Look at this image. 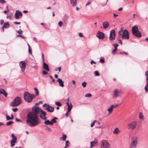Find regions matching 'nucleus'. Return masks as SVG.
Masks as SVG:
<instances>
[{
    "instance_id": "052dcab7",
    "label": "nucleus",
    "mask_w": 148,
    "mask_h": 148,
    "mask_svg": "<svg viewBox=\"0 0 148 148\" xmlns=\"http://www.w3.org/2000/svg\"><path fill=\"white\" fill-rule=\"evenodd\" d=\"M0 2L2 3H5V1L4 0H0Z\"/></svg>"
},
{
    "instance_id": "79ce46f5",
    "label": "nucleus",
    "mask_w": 148,
    "mask_h": 148,
    "mask_svg": "<svg viewBox=\"0 0 148 148\" xmlns=\"http://www.w3.org/2000/svg\"><path fill=\"white\" fill-rule=\"evenodd\" d=\"M112 45L114 46L115 48H117V47L118 46V45L117 43L113 44Z\"/></svg>"
},
{
    "instance_id": "f03ea898",
    "label": "nucleus",
    "mask_w": 148,
    "mask_h": 148,
    "mask_svg": "<svg viewBox=\"0 0 148 148\" xmlns=\"http://www.w3.org/2000/svg\"><path fill=\"white\" fill-rule=\"evenodd\" d=\"M24 97L25 101L28 102H31L32 99L35 97L34 94H31L27 92H25L24 94Z\"/></svg>"
},
{
    "instance_id": "cd10ccee",
    "label": "nucleus",
    "mask_w": 148,
    "mask_h": 148,
    "mask_svg": "<svg viewBox=\"0 0 148 148\" xmlns=\"http://www.w3.org/2000/svg\"><path fill=\"white\" fill-rule=\"evenodd\" d=\"M12 15V12L10 13V14L8 13L7 14L6 17L7 18H9L10 19Z\"/></svg>"
},
{
    "instance_id": "5fc2aeb1",
    "label": "nucleus",
    "mask_w": 148,
    "mask_h": 148,
    "mask_svg": "<svg viewBox=\"0 0 148 148\" xmlns=\"http://www.w3.org/2000/svg\"><path fill=\"white\" fill-rule=\"evenodd\" d=\"M18 110L17 108H15L12 109V110L14 112H16Z\"/></svg>"
},
{
    "instance_id": "1a4fd4ad",
    "label": "nucleus",
    "mask_w": 148,
    "mask_h": 148,
    "mask_svg": "<svg viewBox=\"0 0 148 148\" xmlns=\"http://www.w3.org/2000/svg\"><path fill=\"white\" fill-rule=\"evenodd\" d=\"M115 32L114 29H112L111 30L110 33V39L111 40H114L115 38Z\"/></svg>"
},
{
    "instance_id": "423d86ee",
    "label": "nucleus",
    "mask_w": 148,
    "mask_h": 148,
    "mask_svg": "<svg viewBox=\"0 0 148 148\" xmlns=\"http://www.w3.org/2000/svg\"><path fill=\"white\" fill-rule=\"evenodd\" d=\"M119 35L121 36L122 38L123 39L128 40L129 38V33L126 29L124 30L121 34V35Z\"/></svg>"
},
{
    "instance_id": "a18cd8bd",
    "label": "nucleus",
    "mask_w": 148,
    "mask_h": 148,
    "mask_svg": "<svg viewBox=\"0 0 148 148\" xmlns=\"http://www.w3.org/2000/svg\"><path fill=\"white\" fill-rule=\"evenodd\" d=\"M124 30H123V29H121V30L119 32V35H121L122 32H123Z\"/></svg>"
},
{
    "instance_id": "603ef678",
    "label": "nucleus",
    "mask_w": 148,
    "mask_h": 148,
    "mask_svg": "<svg viewBox=\"0 0 148 148\" xmlns=\"http://www.w3.org/2000/svg\"><path fill=\"white\" fill-rule=\"evenodd\" d=\"M49 77L52 80V82H54L55 81V79L51 75H50Z\"/></svg>"
},
{
    "instance_id": "a878e982",
    "label": "nucleus",
    "mask_w": 148,
    "mask_h": 148,
    "mask_svg": "<svg viewBox=\"0 0 148 148\" xmlns=\"http://www.w3.org/2000/svg\"><path fill=\"white\" fill-rule=\"evenodd\" d=\"M119 132L120 131L117 127H116L113 131V133L116 134H118Z\"/></svg>"
},
{
    "instance_id": "680f3d73",
    "label": "nucleus",
    "mask_w": 148,
    "mask_h": 148,
    "mask_svg": "<svg viewBox=\"0 0 148 148\" xmlns=\"http://www.w3.org/2000/svg\"><path fill=\"white\" fill-rule=\"evenodd\" d=\"M28 51H29V53L31 54L32 53V51L31 49H30V48H28Z\"/></svg>"
},
{
    "instance_id": "3c124183",
    "label": "nucleus",
    "mask_w": 148,
    "mask_h": 148,
    "mask_svg": "<svg viewBox=\"0 0 148 148\" xmlns=\"http://www.w3.org/2000/svg\"><path fill=\"white\" fill-rule=\"evenodd\" d=\"M42 72V74L44 75H46L48 74V73L45 71H43Z\"/></svg>"
},
{
    "instance_id": "aec40b11",
    "label": "nucleus",
    "mask_w": 148,
    "mask_h": 148,
    "mask_svg": "<svg viewBox=\"0 0 148 148\" xmlns=\"http://www.w3.org/2000/svg\"><path fill=\"white\" fill-rule=\"evenodd\" d=\"M114 108L113 105H111L108 109V110L109 112L108 115L111 114Z\"/></svg>"
},
{
    "instance_id": "5701e85b",
    "label": "nucleus",
    "mask_w": 148,
    "mask_h": 148,
    "mask_svg": "<svg viewBox=\"0 0 148 148\" xmlns=\"http://www.w3.org/2000/svg\"><path fill=\"white\" fill-rule=\"evenodd\" d=\"M119 91L118 90L116 89L114 90V95L115 97H117L119 96Z\"/></svg>"
},
{
    "instance_id": "2f4dec72",
    "label": "nucleus",
    "mask_w": 148,
    "mask_h": 148,
    "mask_svg": "<svg viewBox=\"0 0 148 148\" xmlns=\"http://www.w3.org/2000/svg\"><path fill=\"white\" fill-rule=\"evenodd\" d=\"M94 74L95 75V76H99L100 75L99 73L97 71H95L94 72Z\"/></svg>"
},
{
    "instance_id": "9d476101",
    "label": "nucleus",
    "mask_w": 148,
    "mask_h": 148,
    "mask_svg": "<svg viewBox=\"0 0 148 148\" xmlns=\"http://www.w3.org/2000/svg\"><path fill=\"white\" fill-rule=\"evenodd\" d=\"M19 65L21 69V70L22 72L24 71L26 65V63L25 61H22L20 62Z\"/></svg>"
},
{
    "instance_id": "de8ad7c7",
    "label": "nucleus",
    "mask_w": 148,
    "mask_h": 148,
    "mask_svg": "<svg viewBox=\"0 0 148 148\" xmlns=\"http://www.w3.org/2000/svg\"><path fill=\"white\" fill-rule=\"evenodd\" d=\"M96 121L95 120L93 122L90 124V126L92 127L94 125Z\"/></svg>"
},
{
    "instance_id": "49530a36",
    "label": "nucleus",
    "mask_w": 148,
    "mask_h": 148,
    "mask_svg": "<svg viewBox=\"0 0 148 148\" xmlns=\"http://www.w3.org/2000/svg\"><path fill=\"white\" fill-rule=\"evenodd\" d=\"M62 24H63V23H62V22L61 21H60L58 22L59 26L60 27H61L62 26Z\"/></svg>"
},
{
    "instance_id": "a19ab883",
    "label": "nucleus",
    "mask_w": 148,
    "mask_h": 148,
    "mask_svg": "<svg viewBox=\"0 0 148 148\" xmlns=\"http://www.w3.org/2000/svg\"><path fill=\"white\" fill-rule=\"evenodd\" d=\"M16 32L19 34H22L23 31L21 30V29H20L18 31H16Z\"/></svg>"
},
{
    "instance_id": "c85d7f7f",
    "label": "nucleus",
    "mask_w": 148,
    "mask_h": 148,
    "mask_svg": "<svg viewBox=\"0 0 148 148\" xmlns=\"http://www.w3.org/2000/svg\"><path fill=\"white\" fill-rule=\"evenodd\" d=\"M146 80L147 81V85L145 86V89L146 92H148V79Z\"/></svg>"
},
{
    "instance_id": "dca6fc26",
    "label": "nucleus",
    "mask_w": 148,
    "mask_h": 148,
    "mask_svg": "<svg viewBox=\"0 0 148 148\" xmlns=\"http://www.w3.org/2000/svg\"><path fill=\"white\" fill-rule=\"evenodd\" d=\"M43 68L47 71H49L48 65L45 62H44L43 63Z\"/></svg>"
},
{
    "instance_id": "a211bd4d",
    "label": "nucleus",
    "mask_w": 148,
    "mask_h": 148,
    "mask_svg": "<svg viewBox=\"0 0 148 148\" xmlns=\"http://www.w3.org/2000/svg\"><path fill=\"white\" fill-rule=\"evenodd\" d=\"M97 141H95V140L91 141L90 143V147L91 148H92L93 147L96 145V144H97Z\"/></svg>"
},
{
    "instance_id": "c03bdc74",
    "label": "nucleus",
    "mask_w": 148,
    "mask_h": 148,
    "mask_svg": "<svg viewBox=\"0 0 148 148\" xmlns=\"http://www.w3.org/2000/svg\"><path fill=\"white\" fill-rule=\"evenodd\" d=\"M55 70L56 71L58 70L59 72H60L61 71V69L60 67L56 68L55 69Z\"/></svg>"
},
{
    "instance_id": "ea45409f",
    "label": "nucleus",
    "mask_w": 148,
    "mask_h": 148,
    "mask_svg": "<svg viewBox=\"0 0 148 148\" xmlns=\"http://www.w3.org/2000/svg\"><path fill=\"white\" fill-rule=\"evenodd\" d=\"M45 129L50 132H51L52 130L50 128L48 127L47 126H46Z\"/></svg>"
},
{
    "instance_id": "473e14b6",
    "label": "nucleus",
    "mask_w": 148,
    "mask_h": 148,
    "mask_svg": "<svg viewBox=\"0 0 148 148\" xmlns=\"http://www.w3.org/2000/svg\"><path fill=\"white\" fill-rule=\"evenodd\" d=\"M49 106V105L45 103L43 105V106L45 108V110H47V108L48 107V106Z\"/></svg>"
},
{
    "instance_id": "4468645a",
    "label": "nucleus",
    "mask_w": 148,
    "mask_h": 148,
    "mask_svg": "<svg viewBox=\"0 0 148 148\" xmlns=\"http://www.w3.org/2000/svg\"><path fill=\"white\" fill-rule=\"evenodd\" d=\"M102 25L103 28L105 29L108 28L109 26V23L107 21L103 22Z\"/></svg>"
},
{
    "instance_id": "20e7f679",
    "label": "nucleus",
    "mask_w": 148,
    "mask_h": 148,
    "mask_svg": "<svg viewBox=\"0 0 148 148\" xmlns=\"http://www.w3.org/2000/svg\"><path fill=\"white\" fill-rule=\"evenodd\" d=\"M22 101L20 97H15L11 103V106L13 107L18 106L21 103Z\"/></svg>"
},
{
    "instance_id": "4be33fe9",
    "label": "nucleus",
    "mask_w": 148,
    "mask_h": 148,
    "mask_svg": "<svg viewBox=\"0 0 148 148\" xmlns=\"http://www.w3.org/2000/svg\"><path fill=\"white\" fill-rule=\"evenodd\" d=\"M1 94H3L5 97H6L7 95V93L6 92L5 90L2 89H1Z\"/></svg>"
},
{
    "instance_id": "c756f323",
    "label": "nucleus",
    "mask_w": 148,
    "mask_h": 148,
    "mask_svg": "<svg viewBox=\"0 0 148 148\" xmlns=\"http://www.w3.org/2000/svg\"><path fill=\"white\" fill-rule=\"evenodd\" d=\"M11 136L12 138V139L17 140L16 137L14 136V134H11Z\"/></svg>"
},
{
    "instance_id": "37998d69",
    "label": "nucleus",
    "mask_w": 148,
    "mask_h": 148,
    "mask_svg": "<svg viewBox=\"0 0 148 148\" xmlns=\"http://www.w3.org/2000/svg\"><path fill=\"white\" fill-rule=\"evenodd\" d=\"M69 141L67 140L66 141V144H65V146L66 147H68L69 146Z\"/></svg>"
},
{
    "instance_id": "f704fd0d",
    "label": "nucleus",
    "mask_w": 148,
    "mask_h": 148,
    "mask_svg": "<svg viewBox=\"0 0 148 148\" xmlns=\"http://www.w3.org/2000/svg\"><path fill=\"white\" fill-rule=\"evenodd\" d=\"M58 106H61L62 104L60 102H57L55 103Z\"/></svg>"
},
{
    "instance_id": "6ab92c4d",
    "label": "nucleus",
    "mask_w": 148,
    "mask_h": 148,
    "mask_svg": "<svg viewBox=\"0 0 148 148\" xmlns=\"http://www.w3.org/2000/svg\"><path fill=\"white\" fill-rule=\"evenodd\" d=\"M70 3L73 6H75L77 5V0H70Z\"/></svg>"
},
{
    "instance_id": "bf43d9fd",
    "label": "nucleus",
    "mask_w": 148,
    "mask_h": 148,
    "mask_svg": "<svg viewBox=\"0 0 148 148\" xmlns=\"http://www.w3.org/2000/svg\"><path fill=\"white\" fill-rule=\"evenodd\" d=\"M4 22V20L3 19H1L0 21V23L1 25H2Z\"/></svg>"
},
{
    "instance_id": "6e6d98bb",
    "label": "nucleus",
    "mask_w": 148,
    "mask_h": 148,
    "mask_svg": "<svg viewBox=\"0 0 148 148\" xmlns=\"http://www.w3.org/2000/svg\"><path fill=\"white\" fill-rule=\"evenodd\" d=\"M121 104V103L120 104H116L115 105H113V106H114V108H116V107H118Z\"/></svg>"
},
{
    "instance_id": "9b49d317",
    "label": "nucleus",
    "mask_w": 148,
    "mask_h": 148,
    "mask_svg": "<svg viewBox=\"0 0 148 148\" xmlns=\"http://www.w3.org/2000/svg\"><path fill=\"white\" fill-rule=\"evenodd\" d=\"M40 114V117L42 120H47V118L46 117L47 115L46 112L43 110L41 112Z\"/></svg>"
},
{
    "instance_id": "09e8293b",
    "label": "nucleus",
    "mask_w": 148,
    "mask_h": 148,
    "mask_svg": "<svg viewBox=\"0 0 148 148\" xmlns=\"http://www.w3.org/2000/svg\"><path fill=\"white\" fill-rule=\"evenodd\" d=\"M68 108H71V109H72V106L71 104V102H70V104H69V105H68Z\"/></svg>"
},
{
    "instance_id": "8fccbe9b",
    "label": "nucleus",
    "mask_w": 148,
    "mask_h": 148,
    "mask_svg": "<svg viewBox=\"0 0 148 148\" xmlns=\"http://www.w3.org/2000/svg\"><path fill=\"white\" fill-rule=\"evenodd\" d=\"M6 119L7 120H11V117H10V116H8L7 115H6Z\"/></svg>"
},
{
    "instance_id": "7c9ffc66",
    "label": "nucleus",
    "mask_w": 148,
    "mask_h": 148,
    "mask_svg": "<svg viewBox=\"0 0 148 148\" xmlns=\"http://www.w3.org/2000/svg\"><path fill=\"white\" fill-rule=\"evenodd\" d=\"M13 123V122L12 121H10L9 122H7L6 123V125L7 126H9L11 125Z\"/></svg>"
},
{
    "instance_id": "72a5a7b5",
    "label": "nucleus",
    "mask_w": 148,
    "mask_h": 148,
    "mask_svg": "<svg viewBox=\"0 0 148 148\" xmlns=\"http://www.w3.org/2000/svg\"><path fill=\"white\" fill-rule=\"evenodd\" d=\"M49 106V105L45 103L43 105V106L45 108V110H47V108L48 107V106Z\"/></svg>"
},
{
    "instance_id": "ddd939ff",
    "label": "nucleus",
    "mask_w": 148,
    "mask_h": 148,
    "mask_svg": "<svg viewBox=\"0 0 148 148\" xmlns=\"http://www.w3.org/2000/svg\"><path fill=\"white\" fill-rule=\"evenodd\" d=\"M97 36L99 38L101 39H103L104 37V34L103 33L99 31L97 33Z\"/></svg>"
},
{
    "instance_id": "774afa93",
    "label": "nucleus",
    "mask_w": 148,
    "mask_h": 148,
    "mask_svg": "<svg viewBox=\"0 0 148 148\" xmlns=\"http://www.w3.org/2000/svg\"><path fill=\"white\" fill-rule=\"evenodd\" d=\"M79 36L80 37H83L84 36L82 33H79Z\"/></svg>"
},
{
    "instance_id": "338daca9",
    "label": "nucleus",
    "mask_w": 148,
    "mask_h": 148,
    "mask_svg": "<svg viewBox=\"0 0 148 148\" xmlns=\"http://www.w3.org/2000/svg\"><path fill=\"white\" fill-rule=\"evenodd\" d=\"M93 63L95 64L96 63V62H94V61L92 60L90 62V64H92Z\"/></svg>"
},
{
    "instance_id": "bb28decb",
    "label": "nucleus",
    "mask_w": 148,
    "mask_h": 148,
    "mask_svg": "<svg viewBox=\"0 0 148 148\" xmlns=\"http://www.w3.org/2000/svg\"><path fill=\"white\" fill-rule=\"evenodd\" d=\"M58 118L57 117H55L53 119L51 120V123H52V124H53V123H56L57 121L56 120V119H57Z\"/></svg>"
},
{
    "instance_id": "b1692460",
    "label": "nucleus",
    "mask_w": 148,
    "mask_h": 148,
    "mask_svg": "<svg viewBox=\"0 0 148 148\" xmlns=\"http://www.w3.org/2000/svg\"><path fill=\"white\" fill-rule=\"evenodd\" d=\"M66 135L63 134V136L60 138V140L65 141L66 140Z\"/></svg>"
},
{
    "instance_id": "412c9836",
    "label": "nucleus",
    "mask_w": 148,
    "mask_h": 148,
    "mask_svg": "<svg viewBox=\"0 0 148 148\" xmlns=\"http://www.w3.org/2000/svg\"><path fill=\"white\" fill-rule=\"evenodd\" d=\"M44 123L46 125H53V124L49 120H46L44 122Z\"/></svg>"
},
{
    "instance_id": "69168bd1",
    "label": "nucleus",
    "mask_w": 148,
    "mask_h": 148,
    "mask_svg": "<svg viewBox=\"0 0 148 148\" xmlns=\"http://www.w3.org/2000/svg\"><path fill=\"white\" fill-rule=\"evenodd\" d=\"M118 41L121 44V45H122V42L121 40L120 39H119L118 40Z\"/></svg>"
},
{
    "instance_id": "393cba45",
    "label": "nucleus",
    "mask_w": 148,
    "mask_h": 148,
    "mask_svg": "<svg viewBox=\"0 0 148 148\" xmlns=\"http://www.w3.org/2000/svg\"><path fill=\"white\" fill-rule=\"evenodd\" d=\"M3 27L5 28H8L10 27V25L9 24L8 22L5 23H4Z\"/></svg>"
},
{
    "instance_id": "2eb2a0df",
    "label": "nucleus",
    "mask_w": 148,
    "mask_h": 148,
    "mask_svg": "<svg viewBox=\"0 0 148 148\" xmlns=\"http://www.w3.org/2000/svg\"><path fill=\"white\" fill-rule=\"evenodd\" d=\"M57 81L58 82L59 84V85L62 87L64 86V82L60 78H58L57 80Z\"/></svg>"
},
{
    "instance_id": "7ed1b4c3",
    "label": "nucleus",
    "mask_w": 148,
    "mask_h": 148,
    "mask_svg": "<svg viewBox=\"0 0 148 148\" xmlns=\"http://www.w3.org/2000/svg\"><path fill=\"white\" fill-rule=\"evenodd\" d=\"M133 34L135 36L138 37H140L142 36L141 33L138 29L137 27L136 26H133L132 28Z\"/></svg>"
},
{
    "instance_id": "39448f33",
    "label": "nucleus",
    "mask_w": 148,
    "mask_h": 148,
    "mask_svg": "<svg viewBox=\"0 0 148 148\" xmlns=\"http://www.w3.org/2000/svg\"><path fill=\"white\" fill-rule=\"evenodd\" d=\"M137 125L136 122H133L127 125V128L128 130H133L135 129Z\"/></svg>"
},
{
    "instance_id": "864d4df0",
    "label": "nucleus",
    "mask_w": 148,
    "mask_h": 148,
    "mask_svg": "<svg viewBox=\"0 0 148 148\" xmlns=\"http://www.w3.org/2000/svg\"><path fill=\"white\" fill-rule=\"evenodd\" d=\"M100 62L102 63H103L104 62V60L103 58H101L100 59Z\"/></svg>"
},
{
    "instance_id": "f3484780",
    "label": "nucleus",
    "mask_w": 148,
    "mask_h": 148,
    "mask_svg": "<svg viewBox=\"0 0 148 148\" xmlns=\"http://www.w3.org/2000/svg\"><path fill=\"white\" fill-rule=\"evenodd\" d=\"M47 110L49 112H53L54 110V108L53 107L49 106L47 108Z\"/></svg>"
},
{
    "instance_id": "e433bc0d",
    "label": "nucleus",
    "mask_w": 148,
    "mask_h": 148,
    "mask_svg": "<svg viewBox=\"0 0 148 148\" xmlns=\"http://www.w3.org/2000/svg\"><path fill=\"white\" fill-rule=\"evenodd\" d=\"M91 96H92V95H91V94H90V93H87L85 95V97H91Z\"/></svg>"
},
{
    "instance_id": "e2e57ef3",
    "label": "nucleus",
    "mask_w": 148,
    "mask_h": 148,
    "mask_svg": "<svg viewBox=\"0 0 148 148\" xmlns=\"http://www.w3.org/2000/svg\"><path fill=\"white\" fill-rule=\"evenodd\" d=\"M120 53L121 54H125L126 55H128V54L127 53L125 52H121Z\"/></svg>"
},
{
    "instance_id": "0eeeda50",
    "label": "nucleus",
    "mask_w": 148,
    "mask_h": 148,
    "mask_svg": "<svg viewBox=\"0 0 148 148\" xmlns=\"http://www.w3.org/2000/svg\"><path fill=\"white\" fill-rule=\"evenodd\" d=\"M138 142V138L136 136L133 137L131 139L130 146L137 147Z\"/></svg>"
},
{
    "instance_id": "13d9d810",
    "label": "nucleus",
    "mask_w": 148,
    "mask_h": 148,
    "mask_svg": "<svg viewBox=\"0 0 148 148\" xmlns=\"http://www.w3.org/2000/svg\"><path fill=\"white\" fill-rule=\"evenodd\" d=\"M17 36H20V37L24 38H25V36L23 35H17Z\"/></svg>"
},
{
    "instance_id": "4d7b16f0",
    "label": "nucleus",
    "mask_w": 148,
    "mask_h": 148,
    "mask_svg": "<svg viewBox=\"0 0 148 148\" xmlns=\"http://www.w3.org/2000/svg\"><path fill=\"white\" fill-rule=\"evenodd\" d=\"M42 61L43 62H44V55L43 53H42Z\"/></svg>"
},
{
    "instance_id": "6e6552de",
    "label": "nucleus",
    "mask_w": 148,
    "mask_h": 148,
    "mask_svg": "<svg viewBox=\"0 0 148 148\" xmlns=\"http://www.w3.org/2000/svg\"><path fill=\"white\" fill-rule=\"evenodd\" d=\"M110 145L109 143L105 140H102L101 142V148H109Z\"/></svg>"
},
{
    "instance_id": "58836bf2",
    "label": "nucleus",
    "mask_w": 148,
    "mask_h": 148,
    "mask_svg": "<svg viewBox=\"0 0 148 148\" xmlns=\"http://www.w3.org/2000/svg\"><path fill=\"white\" fill-rule=\"evenodd\" d=\"M82 85L83 86V87H85L86 85V83L85 82H84L82 84Z\"/></svg>"
},
{
    "instance_id": "c9c22d12",
    "label": "nucleus",
    "mask_w": 148,
    "mask_h": 148,
    "mask_svg": "<svg viewBox=\"0 0 148 148\" xmlns=\"http://www.w3.org/2000/svg\"><path fill=\"white\" fill-rule=\"evenodd\" d=\"M117 48H114V49L112 51V53L113 54H114L117 51Z\"/></svg>"
},
{
    "instance_id": "0e129e2a",
    "label": "nucleus",
    "mask_w": 148,
    "mask_h": 148,
    "mask_svg": "<svg viewBox=\"0 0 148 148\" xmlns=\"http://www.w3.org/2000/svg\"><path fill=\"white\" fill-rule=\"evenodd\" d=\"M14 23L16 24L20 25L21 24V22H14Z\"/></svg>"
},
{
    "instance_id": "f257e3e1",
    "label": "nucleus",
    "mask_w": 148,
    "mask_h": 148,
    "mask_svg": "<svg viewBox=\"0 0 148 148\" xmlns=\"http://www.w3.org/2000/svg\"><path fill=\"white\" fill-rule=\"evenodd\" d=\"M32 110V111L28 113L26 118V123L30 127L37 126L40 123L38 114L42 110L39 107L35 106L33 107Z\"/></svg>"
},
{
    "instance_id": "f8f14e48",
    "label": "nucleus",
    "mask_w": 148,
    "mask_h": 148,
    "mask_svg": "<svg viewBox=\"0 0 148 148\" xmlns=\"http://www.w3.org/2000/svg\"><path fill=\"white\" fill-rule=\"evenodd\" d=\"M22 14L20 11L16 10L15 14V18L16 19H18V18L22 17Z\"/></svg>"
},
{
    "instance_id": "4c0bfd02",
    "label": "nucleus",
    "mask_w": 148,
    "mask_h": 148,
    "mask_svg": "<svg viewBox=\"0 0 148 148\" xmlns=\"http://www.w3.org/2000/svg\"><path fill=\"white\" fill-rule=\"evenodd\" d=\"M17 142V140L12 139L10 142V143L15 144Z\"/></svg>"
}]
</instances>
